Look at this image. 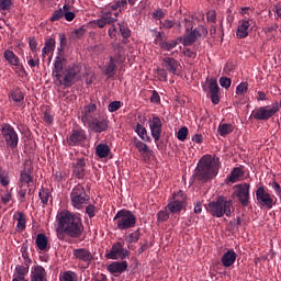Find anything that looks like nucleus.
<instances>
[{
  "mask_svg": "<svg viewBox=\"0 0 281 281\" xmlns=\"http://www.w3.org/2000/svg\"><path fill=\"white\" fill-rule=\"evenodd\" d=\"M56 49V40L54 37H49L45 41V45L42 49V56L45 58L47 54L54 52Z\"/></svg>",
  "mask_w": 281,
  "mask_h": 281,
  "instance_id": "obj_32",
  "label": "nucleus"
},
{
  "mask_svg": "<svg viewBox=\"0 0 281 281\" xmlns=\"http://www.w3.org/2000/svg\"><path fill=\"white\" fill-rule=\"evenodd\" d=\"M131 256V251L128 249H124L122 243L116 241L110 248V251L105 252V258L108 260H126Z\"/></svg>",
  "mask_w": 281,
  "mask_h": 281,
  "instance_id": "obj_11",
  "label": "nucleus"
},
{
  "mask_svg": "<svg viewBox=\"0 0 281 281\" xmlns=\"http://www.w3.org/2000/svg\"><path fill=\"white\" fill-rule=\"evenodd\" d=\"M249 91V83L241 82L236 87V95H245Z\"/></svg>",
  "mask_w": 281,
  "mask_h": 281,
  "instance_id": "obj_48",
  "label": "nucleus"
},
{
  "mask_svg": "<svg viewBox=\"0 0 281 281\" xmlns=\"http://www.w3.org/2000/svg\"><path fill=\"white\" fill-rule=\"evenodd\" d=\"M134 131L143 142H153V139L148 136V131H146V127L144 125L137 123Z\"/></svg>",
  "mask_w": 281,
  "mask_h": 281,
  "instance_id": "obj_33",
  "label": "nucleus"
},
{
  "mask_svg": "<svg viewBox=\"0 0 281 281\" xmlns=\"http://www.w3.org/2000/svg\"><path fill=\"white\" fill-rule=\"evenodd\" d=\"M32 196V189L27 184H19L18 196L21 203H25V196Z\"/></svg>",
  "mask_w": 281,
  "mask_h": 281,
  "instance_id": "obj_35",
  "label": "nucleus"
},
{
  "mask_svg": "<svg viewBox=\"0 0 281 281\" xmlns=\"http://www.w3.org/2000/svg\"><path fill=\"white\" fill-rule=\"evenodd\" d=\"M38 198L43 205H47L49 203V199H52V192L47 188H41L38 192Z\"/></svg>",
  "mask_w": 281,
  "mask_h": 281,
  "instance_id": "obj_41",
  "label": "nucleus"
},
{
  "mask_svg": "<svg viewBox=\"0 0 281 281\" xmlns=\"http://www.w3.org/2000/svg\"><path fill=\"white\" fill-rule=\"evenodd\" d=\"M206 36L207 29L200 24L182 35V45H184V47H190L191 45H194L199 38H205Z\"/></svg>",
  "mask_w": 281,
  "mask_h": 281,
  "instance_id": "obj_8",
  "label": "nucleus"
},
{
  "mask_svg": "<svg viewBox=\"0 0 281 281\" xmlns=\"http://www.w3.org/2000/svg\"><path fill=\"white\" fill-rule=\"evenodd\" d=\"M121 108H122L121 101H112L108 106V111H110V113H115V111H120Z\"/></svg>",
  "mask_w": 281,
  "mask_h": 281,
  "instance_id": "obj_53",
  "label": "nucleus"
},
{
  "mask_svg": "<svg viewBox=\"0 0 281 281\" xmlns=\"http://www.w3.org/2000/svg\"><path fill=\"white\" fill-rule=\"evenodd\" d=\"M35 245L37 249H40V251H45V249H47V245H49V239L47 238V235H45L44 233L37 234Z\"/></svg>",
  "mask_w": 281,
  "mask_h": 281,
  "instance_id": "obj_31",
  "label": "nucleus"
},
{
  "mask_svg": "<svg viewBox=\"0 0 281 281\" xmlns=\"http://www.w3.org/2000/svg\"><path fill=\"white\" fill-rule=\"evenodd\" d=\"M188 198L182 190H179L177 193L172 194V198L169 200V203L166 206V210L170 211L171 214H179L183 210Z\"/></svg>",
  "mask_w": 281,
  "mask_h": 281,
  "instance_id": "obj_10",
  "label": "nucleus"
},
{
  "mask_svg": "<svg viewBox=\"0 0 281 281\" xmlns=\"http://www.w3.org/2000/svg\"><path fill=\"white\" fill-rule=\"evenodd\" d=\"M236 251L234 250H227L223 257H222V265L223 267H232V265H234L236 262Z\"/></svg>",
  "mask_w": 281,
  "mask_h": 281,
  "instance_id": "obj_28",
  "label": "nucleus"
},
{
  "mask_svg": "<svg viewBox=\"0 0 281 281\" xmlns=\"http://www.w3.org/2000/svg\"><path fill=\"white\" fill-rule=\"evenodd\" d=\"M160 47L161 49H164L165 52H170L172 49H175V47H177V45H179V42L172 40L171 42H166V41H162L160 42Z\"/></svg>",
  "mask_w": 281,
  "mask_h": 281,
  "instance_id": "obj_44",
  "label": "nucleus"
},
{
  "mask_svg": "<svg viewBox=\"0 0 281 281\" xmlns=\"http://www.w3.org/2000/svg\"><path fill=\"white\" fill-rule=\"evenodd\" d=\"M95 155L99 156L100 159H104L108 155H111V147L104 143H101L95 147Z\"/></svg>",
  "mask_w": 281,
  "mask_h": 281,
  "instance_id": "obj_34",
  "label": "nucleus"
},
{
  "mask_svg": "<svg viewBox=\"0 0 281 281\" xmlns=\"http://www.w3.org/2000/svg\"><path fill=\"white\" fill-rule=\"evenodd\" d=\"M220 85L223 89H229V87H232V79L228 77H221Z\"/></svg>",
  "mask_w": 281,
  "mask_h": 281,
  "instance_id": "obj_55",
  "label": "nucleus"
},
{
  "mask_svg": "<svg viewBox=\"0 0 281 281\" xmlns=\"http://www.w3.org/2000/svg\"><path fill=\"white\" fill-rule=\"evenodd\" d=\"M168 218H170V214L168 213V209L165 207V210L159 211L157 213V220L160 223H166V221H168Z\"/></svg>",
  "mask_w": 281,
  "mask_h": 281,
  "instance_id": "obj_51",
  "label": "nucleus"
},
{
  "mask_svg": "<svg viewBox=\"0 0 281 281\" xmlns=\"http://www.w3.org/2000/svg\"><path fill=\"white\" fill-rule=\"evenodd\" d=\"M112 49L114 55L110 56V58H113L117 65H122V63L126 60V56L124 55V46L121 44H113Z\"/></svg>",
  "mask_w": 281,
  "mask_h": 281,
  "instance_id": "obj_24",
  "label": "nucleus"
},
{
  "mask_svg": "<svg viewBox=\"0 0 281 281\" xmlns=\"http://www.w3.org/2000/svg\"><path fill=\"white\" fill-rule=\"evenodd\" d=\"M150 102H153L154 104L161 103V97L159 95V92H157V90H153L151 97H150Z\"/></svg>",
  "mask_w": 281,
  "mask_h": 281,
  "instance_id": "obj_57",
  "label": "nucleus"
},
{
  "mask_svg": "<svg viewBox=\"0 0 281 281\" xmlns=\"http://www.w3.org/2000/svg\"><path fill=\"white\" fill-rule=\"evenodd\" d=\"M166 16V13H164L162 9H157L153 12V19H156V21H161Z\"/></svg>",
  "mask_w": 281,
  "mask_h": 281,
  "instance_id": "obj_59",
  "label": "nucleus"
},
{
  "mask_svg": "<svg viewBox=\"0 0 281 281\" xmlns=\"http://www.w3.org/2000/svg\"><path fill=\"white\" fill-rule=\"evenodd\" d=\"M13 218H14L15 221H18V224H16V232H23V229H25V225H26L25 213L19 212L18 214H15V215L13 216Z\"/></svg>",
  "mask_w": 281,
  "mask_h": 281,
  "instance_id": "obj_37",
  "label": "nucleus"
},
{
  "mask_svg": "<svg viewBox=\"0 0 281 281\" xmlns=\"http://www.w3.org/2000/svg\"><path fill=\"white\" fill-rule=\"evenodd\" d=\"M95 111H98V105L95 103H90L83 106V110L81 111V116H80L83 126H87L100 115L95 113Z\"/></svg>",
  "mask_w": 281,
  "mask_h": 281,
  "instance_id": "obj_18",
  "label": "nucleus"
},
{
  "mask_svg": "<svg viewBox=\"0 0 281 281\" xmlns=\"http://www.w3.org/2000/svg\"><path fill=\"white\" fill-rule=\"evenodd\" d=\"M243 175H245V172H243V169H240V167H235L227 176V179L229 183H236V181H238V179H240Z\"/></svg>",
  "mask_w": 281,
  "mask_h": 281,
  "instance_id": "obj_39",
  "label": "nucleus"
},
{
  "mask_svg": "<svg viewBox=\"0 0 281 281\" xmlns=\"http://www.w3.org/2000/svg\"><path fill=\"white\" fill-rule=\"evenodd\" d=\"M117 69V61L110 57V60L105 64V69L103 71L104 76L108 78H113L115 76V70Z\"/></svg>",
  "mask_w": 281,
  "mask_h": 281,
  "instance_id": "obj_30",
  "label": "nucleus"
},
{
  "mask_svg": "<svg viewBox=\"0 0 281 281\" xmlns=\"http://www.w3.org/2000/svg\"><path fill=\"white\" fill-rule=\"evenodd\" d=\"M139 238H142V232L138 229L134 231L133 233H131L126 240L130 245H132V243H138Z\"/></svg>",
  "mask_w": 281,
  "mask_h": 281,
  "instance_id": "obj_46",
  "label": "nucleus"
},
{
  "mask_svg": "<svg viewBox=\"0 0 281 281\" xmlns=\"http://www.w3.org/2000/svg\"><path fill=\"white\" fill-rule=\"evenodd\" d=\"M60 281H78V273L68 270L59 274Z\"/></svg>",
  "mask_w": 281,
  "mask_h": 281,
  "instance_id": "obj_43",
  "label": "nucleus"
},
{
  "mask_svg": "<svg viewBox=\"0 0 281 281\" xmlns=\"http://www.w3.org/2000/svg\"><path fill=\"white\" fill-rule=\"evenodd\" d=\"M57 223L60 232L69 236L70 238H80L85 226L80 216L75 215L69 211H61L57 215Z\"/></svg>",
  "mask_w": 281,
  "mask_h": 281,
  "instance_id": "obj_2",
  "label": "nucleus"
},
{
  "mask_svg": "<svg viewBox=\"0 0 281 281\" xmlns=\"http://www.w3.org/2000/svg\"><path fill=\"white\" fill-rule=\"evenodd\" d=\"M113 221H115V225L117 229L126 231L133 229L135 225H137V217L128 210H120Z\"/></svg>",
  "mask_w": 281,
  "mask_h": 281,
  "instance_id": "obj_5",
  "label": "nucleus"
},
{
  "mask_svg": "<svg viewBox=\"0 0 281 281\" xmlns=\"http://www.w3.org/2000/svg\"><path fill=\"white\" fill-rule=\"evenodd\" d=\"M256 199L259 207H267V210H271L274 205L273 195H271L265 187H259L256 190Z\"/></svg>",
  "mask_w": 281,
  "mask_h": 281,
  "instance_id": "obj_12",
  "label": "nucleus"
},
{
  "mask_svg": "<svg viewBox=\"0 0 281 281\" xmlns=\"http://www.w3.org/2000/svg\"><path fill=\"white\" fill-rule=\"evenodd\" d=\"M12 0H0V12L11 10Z\"/></svg>",
  "mask_w": 281,
  "mask_h": 281,
  "instance_id": "obj_54",
  "label": "nucleus"
},
{
  "mask_svg": "<svg viewBox=\"0 0 281 281\" xmlns=\"http://www.w3.org/2000/svg\"><path fill=\"white\" fill-rule=\"evenodd\" d=\"M0 186L2 188L10 186V171L3 169V167H0Z\"/></svg>",
  "mask_w": 281,
  "mask_h": 281,
  "instance_id": "obj_42",
  "label": "nucleus"
},
{
  "mask_svg": "<svg viewBox=\"0 0 281 281\" xmlns=\"http://www.w3.org/2000/svg\"><path fill=\"white\" fill-rule=\"evenodd\" d=\"M72 258H75L77 262H83L87 267L95 260L93 252L87 248H75L72 250Z\"/></svg>",
  "mask_w": 281,
  "mask_h": 281,
  "instance_id": "obj_17",
  "label": "nucleus"
},
{
  "mask_svg": "<svg viewBox=\"0 0 281 281\" xmlns=\"http://www.w3.org/2000/svg\"><path fill=\"white\" fill-rule=\"evenodd\" d=\"M1 201L3 205H8V203L12 201V189L5 191L4 195L1 196Z\"/></svg>",
  "mask_w": 281,
  "mask_h": 281,
  "instance_id": "obj_56",
  "label": "nucleus"
},
{
  "mask_svg": "<svg viewBox=\"0 0 281 281\" xmlns=\"http://www.w3.org/2000/svg\"><path fill=\"white\" fill-rule=\"evenodd\" d=\"M1 135L5 142V146L14 150L19 147V133L12 127V125L4 123L1 125Z\"/></svg>",
  "mask_w": 281,
  "mask_h": 281,
  "instance_id": "obj_7",
  "label": "nucleus"
},
{
  "mask_svg": "<svg viewBox=\"0 0 281 281\" xmlns=\"http://www.w3.org/2000/svg\"><path fill=\"white\" fill-rule=\"evenodd\" d=\"M87 162L85 158H77L76 162L72 165V175L76 179H85V175H87Z\"/></svg>",
  "mask_w": 281,
  "mask_h": 281,
  "instance_id": "obj_21",
  "label": "nucleus"
},
{
  "mask_svg": "<svg viewBox=\"0 0 281 281\" xmlns=\"http://www.w3.org/2000/svg\"><path fill=\"white\" fill-rule=\"evenodd\" d=\"M206 21L209 23H216V11L215 10L207 11Z\"/></svg>",
  "mask_w": 281,
  "mask_h": 281,
  "instance_id": "obj_58",
  "label": "nucleus"
},
{
  "mask_svg": "<svg viewBox=\"0 0 281 281\" xmlns=\"http://www.w3.org/2000/svg\"><path fill=\"white\" fill-rule=\"evenodd\" d=\"M272 12L277 14L276 21H278V19H281V4H274L272 8Z\"/></svg>",
  "mask_w": 281,
  "mask_h": 281,
  "instance_id": "obj_63",
  "label": "nucleus"
},
{
  "mask_svg": "<svg viewBox=\"0 0 281 281\" xmlns=\"http://www.w3.org/2000/svg\"><path fill=\"white\" fill-rule=\"evenodd\" d=\"M162 126L164 124L161 123V119H159V116H153L151 120H149V130L154 142H158L161 138Z\"/></svg>",
  "mask_w": 281,
  "mask_h": 281,
  "instance_id": "obj_20",
  "label": "nucleus"
},
{
  "mask_svg": "<svg viewBox=\"0 0 281 281\" xmlns=\"http://www.w3.org/2000/svg\"><path fill=\"white\" fill-rule=\"evenodd\" d=\"M177 137L179 142H186V139L188 138V127H181L177 133Z\"/></svg>",
  "mask_w": 281,
  "mask_h": 281,
  "instance_id": "obj_52",
  "label": "nucleus"
},
{
  "mask_svg": "<svg viewBox=\"0 0 281 281\" xmlns=\"http://www.w3.org/2000/svg\"><path fill=\"white\" fill-rule=\"evenodd\" d=\"M133 144L135 148H137L138 153H142V155H153V150L146 145L144 142L139 140L137 137L133 138Z\"/></svg>",
  "mask_w": 281,
  "mask_h": 281,
  "instance_id": "obj_29",
  "label": "nucleus"
},
{
  "mask_svg": "<svg viewBox=\"0 0 281 281\" xmlns=\"http://www.w3.org/2000/svg\"><path fill=\"white\" fill-rule=\"evenodd\" d=\"M221 159L216 156L204 155L198 162L194 176L196 181L207 183L210 179H214L218 175Z\"/></svg>",
  "mask_w": 281,
  "mask_h": 281,
  "instance_id": "obj_3",
  "label": "nucleus"
},
{
  "mask_svg": "<svg viewBox=\"0 0 281 281\" xmlns=\"http://www.w3.org/2000/svg\"><path fill=\"white\" fill-rule=\"evenodd\" d=\"M175 27V21L172 20H165L162 23V30H172Z\"/></svg>",
  "mask_w": 281,
  "mask_h": 281,
  "instance_id": "obj_62",
  "label": "nucleus"
},
{
  "mask_svg": "<svg viewBox=\"0 0 281 281\" xmlns=\"http://www.w3.org/2000/svg\"><path fill=\"white\" fill-rule=\"evenodd\" d=\"M101 16H103V21H105V25H112L115 23V18H113V12H102Z\"/></svg>",
  "mask_w": 281,
  "mask_h": 281,
  "instance_id": "obj_49",
  "label": "nucleus"
},
{
  "mask_svg": "<svg viewBox=\"0 0 281 281\" xmlns=\"http://www.w3.org/2000/svg\"><path fill=\"white\" fill-rule=\"evenodd\" d=\"M89 194L82 184L78 183L75 186L70 192V203L76 210H82L90 201Z\"/></svg>",
  "mask_w": 281,
  "mask_h": 281,
  "instance_id": "obj_6",
  "label": "nucleus"
},
{
  "mask_svg": "<svg viewBox=\"0 0 281 281\" xmlns=\"http://www.w3.org/2000/svg\"><path fill=\"white\" fill-rule=\"evenodd\" d=\"M86 33H87V29H85V26H81L75 30L74 36L75 38H82V36H85Z\"/></svg>",
  "mask_w": 281,
  "mask_h": 281,
  "instance_id": "obj_60",
  "label": "nucleus"
},
{
  "mask_svg": "<svg viewBox=\"0 0 281 281\" xmlns=\"http://www.w3.org/2000/svg\"><path fill=\"white\" fill-rule=\"evenodd\" d=\"M249 190H250V186L247 182L235 186L234 194L235 196H237L239 203L244 207H247V205H249L250 203Z\"/></svg>",
  "mask_w": 281,
  "mask_h": 281,
  "instance_id": "obj_15",
  "label": "nucleus"
},
{
  "mask_svg": "<svg viewBox=\"0 0 281 281\" xmlns=\"http://www.w3.org/2000/svg\"><path fill=\"white\" fill-rule=\"evenodd\" d=\"M66 142L68 146H82L87 142V132L81 127L72 128Z\"/></svg>",
  "mask_w": 281,
  "mask_h": 281,
  "instance_id": "obj_13",
  "label": "nucleus"
},
{
  "mask_svg": "<svg viewBox=\"0 0 281 281\" xmlns=\"http://www.w3.org/2000/svg\"><path fill=\"white\" fill-rule=\"evenodd\" d=\"M34 172V167L32 166V162L26 160L23 164V169L20 171V184L26 186V188H30L32 183H34V177H32Z\"/></svg>",
  "mask_w": 281,
  "mask_h": 281,
  "instance_id": "obj_16",
  "label": "nucleus"
},
{
  "mask_svg": "<svg viewBox=\"0 0 281 281\" xmlns=\"http://www.w3.org/2000/svg\"><path fill=\"white\" fill-rule=\"evenodd\" d=\"M209 213L215 218H229L234 212V202L225 195H220L215 200L209 202Z\"/></svg>",
  "mask_w": 281,
  "mask_h": 281,
  "instance_id": "obj_4",
  "label": "nucleus"
},
{
  "mask_svg": "<svg viewBox=\"0 0 281 281\" xmlns=\"http://www.w3.org/2000/svg\"><path fill=\"white\" fill-rule=\"evenodd\" d=\"M64 16H65V10L64 9H58V10L54 11L49 21H52V23H54L56 21H60V19H63Z\"/></svg>",
  "mask_w": 281,
  "mask_h": 281,
  "instance_id": "obj_50",
  "label": "nucleus"
},
{
  "mask_svg": "<svg viewBox=\"0 0 281 281\" xmlns=\"http://www.w3.org/2000/svg\"><path fill=\"white\" fill-rule=\"evenodd\" d=\"M109 119L99 114L86 127L88 131H92V133H104V131H109Z\"/></svg>",
  "mask_w": 281,
  "mask_h": 281,
  "instance_id": "obj_14",
  "label": "nucleus"
},
{
  "mask_svg": "<svg viewBox=\"0 0 281 281\" xmlns=\"http://www.w3.org/2000/svg\"><path fill=\"white\" fill-rule=\"evenodd\" d=\"M63 10L66 21H74V19H76V13L69 11L71 10V7L69 4H64Z\"/></svg>",
  "mask_w": 281,
  "mask_h": 281,
  "instance_id": "obj_47",
  "label": "nucleus"
},
{
  "mask_svg": "<svg viewBox=\"0 0 281 281\" xmlns=\"http://www.w3.org/2000/svg\"><path fill=\"white\" fill-rule=\"evenodd\" d=\"M117 25H119V32L122 38H124L122 43L126 44L125 42L126 38H131V29H128V24H126V22H121Z\"/></svg>",
  "mask_w": 281,
  "mask_h": 281,
  "instance_id": "obj_38",
  "label": "nucleus"
},
{
  "mask_svg": "<svg viewBox=\"0 0 281 281\" xmlns=\"http://www.w3.org/2000/svg\"><path fill=\"white\" fill-rule=\"evenodd\" d=\"M15 272L18 274V277H15V278H19L20 280H23V279H25L26 273L30 272V268L25 267V266L18 265L15 267Z\"/></svg>",
  "mask_w": 281,
  "mask_h": 281,
  "instance_id": "obj_45",
  "label": "nucleus"
},
{
  "mask_svg": "<svg viewBox=\"0 0 281 281\" xmlns=\"http://www.w3.org/2000/svg\"><path fill=\"white\" fill-rule=\"evenodd\" d=\"M128 269V261H113L108 266V271L112 276H120Z\"/></svg>",
  "mask_w": 281,
  "mask_h": 281,
  "instance_id": "obj_22",
  "label": "nucleus"
},
{
  "mask_svg": "<svg viewBox=\"0 0 281 281\" xmlns=\"http://www.w3.org/2000/svg\"><path fill=\"white\" fill-rule=\"evenodd\" d=\"M63 60H65V58L60 56L55 58L53 67L54 83L56 87H65V89H69V87L74 86L76 76L80 74V68L72 64L64 69Z\"/></svg>",
  "mask_w": 281,
  "mask_h": 281,
  "instance_id": "obj_1",
  "label": "nucleus"
},
{
  "mask_svg": "<svg viewBox=\"0 0 281 281\" xmlns=\"http://www.w3.org/2000/svg\"><path fill=\"white\" fill-rule=\"evenodd\" d=\"M199 18H196V15L193 13L189 18H184L182 20L186 30L184 34H188V32L194 30V21H196Z\"/></svg>",
  "mask_w": 281,
  "mask_h": 281,
  "instance_id": "obj_36",
  "label": "nucleus"
},
{
  "mask_svg": "<svg viewBox=\"0 0 281 281\" xmlns=\"http://www.w3.org/2000/svg\"><path fill=\"white\" fill-rule=\"evenodd\" d=\"M277 113H280V105H278V101H276L272 105L260 106L252 112L254 120H258L261 122H267V120H271Z\"/></svg>",
  "mask_w": 281,
  "mask_h": 281,
  "instance_id": "obj_9",
  "label": "nucleus"
},
{
  "mask_svg": "<svg viewBox=\"0 0 281 281\" xmlns=\"http://www.w3.org/2000/svg\"><path fill=\"white\" fill-rule=\"evenodd\" d=\"M9 98L15 102L16 106H23V102L25 101V94L19 88L12 89L9 92Z\"/></svg>",
  "mask_w": 281,
  "mask_h": 281,
  "instance_id": "obj_27",
  "label": "nucleus"
},
{
  "mask_svg": "<svg viewBox=\"0 0 281 281\" xmlns=\"http://www.w3.org/2000/svg\"><path fill=\"white\" fill-rule=\"evenodd\" d=\"M206 82H209V93L212 104H218L221 102V98L218 97V93H221L218 81L214 78H206Z\"/></svg>",
  "mask_w": 281,
  "mask_h": 281,
  "instance_id": "obj_19",
  "label": "nucleus"
},
{
  "mask_svg": "<svg viewBox=\"0 0 281 281\" xmlns=\"http://www.w3.org/2000/svg\"><path fill=\"white\" fill-rule=\"evenodd\" d=\"M3 57L9 63V65H13V67H16L15 74H19V71H23V65H19V57L14 52L7 49L3 53Z\"/></svg>",
  "mask_w": 281,
  "mask_h": 281,
  "instance_id": "obj_23",
  "label": "nucleus"
},
{
  "mask_svg": "<svg viewBox=\"0 0 281 281\" xmlns=\"http://www.w3.org/2000/svg\"><path fill=\"white\" fill-rule=\"evenodd\" d=\"M272 190H274L277 196H279V199H281V187L280 183H278L277 181H274L272 183Z\"/></svg>",
  "mask_w": 281,
  "mask_h": 281,
  "instance_id": "obj_64",
  "label": "nucleus"
},
{
  "mask_svg": "<svg viewBox=\"0 0 281 281\" xmlns=\"http://www.w3.org/2000/svg\"><path fill=\"white\" fill-rule=\"evenodd\" d=\"M86 214H88L89 218H93V216H95V205L89 204L86 207Z\"/></svg>",
  "mask_w": 281,
  "mask_h": 281,
  "instance_id": "obj_61",
  "label": "nucleus"
},
{
  "mask_svg": "<svg viewBox=\"0 0 281 281\" xmlns=\"http://www.w3.org/2000/svg\"><path fill=\"white\" fill-rule=\"evenodd\" d=\"M249 27H251L249 20H240L236 31L237 38H247L249 36Z\"/></svg>",
  "mask_w": 281,
  "mask_h": 281,
  "instance_id": "obj_26",
  "label": "nucleus"
},
{
  "mask_svg": "<svg viewBox=\"0 0 281 281\" xmlns=\"http://www.w3.org/2000/svg\"><path fill=\"white\" fill-rule=\"evenodd\" d=\"M162 67L166 69V71H169V74L177 76V69H179V61L172 57H165L162 59Z\"/></svg>",
  "mask_w": 281,
  "mask_h": 281,
  "instance_id": "obj_25",
  "label": "nucleus"
},
{
  "mask_svg": "<svg viewBox=\"0 0 281 281\" xmlns=\"http://www.w3.org/2000/svg\"><path fill=\"white\" fill-rule=\"evenodd\" d=\"M217 132L221 135V137H226V135L234 133V125L228 123L220 124L217 127Z\"/></svg>",
  "mask_w": 281,
  "mask_h": 281,
  "instance_id": "obj_40",
  "label": "nucleus"
}]
</instances>
